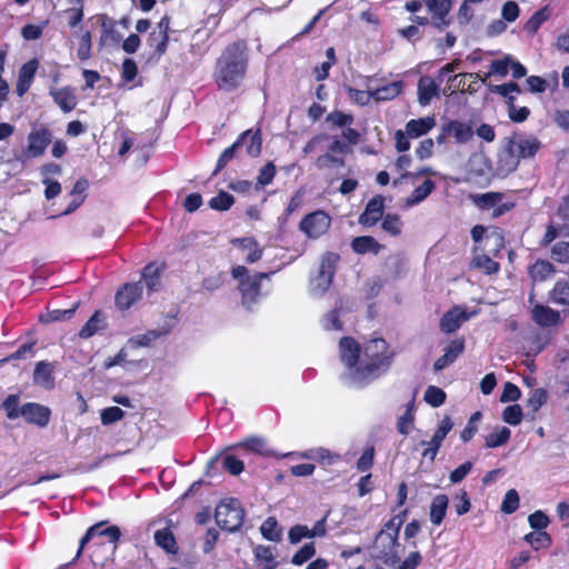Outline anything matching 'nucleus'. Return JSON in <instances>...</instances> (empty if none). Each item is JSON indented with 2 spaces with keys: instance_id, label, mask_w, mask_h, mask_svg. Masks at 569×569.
I'll return each instance as SVG.
<instances>
[{
  "instance_id": "nucleus-63",
  "label": "nucleus",
  "mask_w": 569,
  "mask_h": 569,
  "mask_svg": "<svg viewBox=\"0 0 569 569\" xmlns=\"http://www.w3.org/2000/svg\"><path fill=\"white\" fill-rule=\"evenodd\" d=\"M2 408L6 411L7 418L10 420L17 419L20 413L19 407V396L18 395H9L2 402Z\"/></svg>"
},
{
  "instance_id": "nucleus-33",
  "label": "nucleus",
  "mask_w": 569,
  "mask_h": 569,
  "mask_svg": "<svg viewBox=\"0 0 569 569\" xmlns=\"http://www.w3.org/2000/svg\"><path fill=\"white\" fill-rule=\"evenodd\" d=\"M436 126L433 117L411 119L406 124V133L410 138H419L428 133Z\"/></svg>"
},
{
  "instance_id": "nucleus-32",
  "label": "nucleus",
  "mask_w": 569,
  "mask_h": 569,
  "mask_svg": "<svg viewBox=\"0 0 569 569\" xmlns=\"http://www.w3.org/2000/svg\"><path fill=\"white\" fill-rule=\"evenodd\" d=\"M351 249L357 254H366L369 252L378 254L383 249V246L371 236H359L352 239Z\"/></svg>"
},
{
  "instance_id": "nucleus-36",
  "label": "nucleus",
  "mask_w": 569,
  "mask_h": 569,
  "mask_svg": "<svg viewBox=\"0 0 569 569\" xmlns=\"http://www.w3.org/2000/svg\"><path fill=\"white\" fill-rule=\"evenodd\" d=\"M156 545L169 555H177L179 547L170 528L159 529L154 532Z\"/></svg>"
},
{
  "instance_id": "nucleus-43",
  "label": "nucleus",
  "mask_w": 569,
  "mask_h": 569,
  "mask_svg": "<svg viewBox=\"0 0 569 569\" xmlns=\"http://www.w3.org/2000/svg\"><path fill=\"white\" fill-rule=\"evenodd\" d=\"M436 183L431 179H426L420 186L416 187L411 196L407 199L408 206H415L423 201L433 190Z\"/></svg>"
},
{
  "instance_id": "nucleus-7",
  "label": "nucleus",
  "mask_w": 569,
  "mask_h": 569,
  "mask_svg": "<svg viewBox=\"0 0 569 569\" xmlns=\"http://www.w3.org/2000/svg\"><path fill=\"white\" fill-rule=\"evenodd\" d=\"M331 227V217L323 210L306 214L299 223V230L309 239H318Z\"/></svg>"
},
{
  "instance_id": "nucleus-4",
  "label": "nucleus",
  "mask_w": 569,
  "mask_h": 569,
  "mask_svg": "<svg viewBox=\"0 0 569 569\" xmlns=\"http://www.w3.org/2000/svg\"><path fill=\"white\" fill-rule=\"evenodd\" d=\"M272 272H256L249 274L244 266H236L231 269V276L238 280V291L241 296V302L246 308H251L259 300L261 293V281L268 279Z\"/></svg>"
},
{
  "instance_id": "nucleus-62",
  "label": "nucleus",
  "mask_w": 569,
  "mask_h": 569,
  "mask_svg": "<svg viewBox=\"0 0 569 569\" xmlns=\"http://www.w3.org/2000/svg\"><path fill=\"white\" fill-rule=\"evenodd\" d=\"M126 412L117 406L108 407L101 410L100 419L103 426H109L121 420Z\"/></svg>"
},
{
  "instance_id": "nucleus-9",
  "label": "nucleus",
  "mask_w": 569,
  "mask_h": 569,
  "mask_svg": "<svg viewBox=\"0 0 569 569\" xmlns=\"http://www.w3.org/2000/svg\"><path fill=\"white\" fill-rule=\"evenodd\" d=\"M340 256L337 252L327 251L321 256L318 273L316 276L317 288L322 292L327 291L331 286Z\"/></svg>"
},
{
  "instance_id": "nucleus-57",
  "label": "nucleus",
  "mask_w": 569,
  "mask_h": 569,
  "mask_svg": "<svg viewBox=\"0 0 569 569\" xmlns=\"http://www.w3.org/2000/svg\"><path fill=\"white\" fill-rule=\"evenodd\" d=\"M452 502L457 516H463L471 509V501L466 489H460L452 497Z\"/></svg>"
},
{
  "instance_id": "nucleus-39",
  "label": "nucleus",
  "mask_w": 569,
  "mask_h": 569,
  "mask_svg": "<svg viewBox=\"0 0 569 569\" xmlns=\"http://www.w3.org/2000/svg\"><path fill=\"white\" fill-rule=\"evenodd\" d=\"M402 90L403 82L398 80L372 90V94L376 101H388L400 96Z\"/></svg>"
},
{
  "instance_id": "nucleus-64",
  "label": "nucleus",
  "mask_w": 569,
  "mask_h": 569,
  "mask_svg": "<svg viewBox=\"0 0 569 569\" xmlns=\"http://www.w3.org/2000/svg\"><path fill=\"white\" fill-rule=\"evenodd\" d=\"M551 258L560 263L569 262V242L559 241L551 248Z\"/></svg>"
},
{
  "instance_id": "nucleus-11",
  "label": "nucleus",
  "mask_w": 569,
  "mask_h": 569,
  "mask_svg": "<svg viewBox=\"0 0 569 569\" xmlns=\"http://www.w3.org/2000/svg\"><path fill=\"white\" fill-rule=\"evenodd\" d=\"M52 141V132L47 126L33 128L28 134L26 153L29 158H39Z\"/></svg>"
},
{
  "instance_id": "nucleus-46",
  "label": "nucleus",
  "mask_w": 569,
  "mask_h": 569,
  "mask_svg": "<svg viewBox=\"0 0 569 569\" xmlns=\"http://www.w3.org/2000/svg\"><path fill=\"white\" fill-rule=\"evenodd\" d=\"M403 223L397 213H387L381 220V229L392 237H398L402 232Z\"/></svg>"
},
{
  "instance_id": "nucleus-6",
  "label": "nucleus",
  "mask_w": 569,
  "mask_h": 569,
  "mask_svg": "<svg viewBox=\"0 0 569 569\" xmlns=\"http://www.w3.org/2000/svg\"><path fill=\"white\" fill-rule=\"evenodd\" d=\"M351 152V148L339 139L333 137L327 151L317 157L313 164L319 171H331L346 166V156Z\"/></svg>"
},
{
  "instance_id": "nucleus-34",
  "label": "nucleus",
  "mask_w": 569,
  "mask_h": 569,
  "mask_svg": "<svg viewBox=\"0 0 569 569\" xmlns=\"http://www.w3.org/2000/svg\"><path fill=\"white\" fill-rule=\"evenodd\" d=\"M449 498L440 493L432 498L430 503V521L435 526H440L446 518Z\"/></svg>"
},
{
  "instance_id": "nucleus-47",
  "label": "nucleus",
  "mask_w": 569,
  "mask_h": 569,
  "mask_svg": "<svg viewBox=\"0 0 569 569\" xmlns=\"http://www.w3.org/2000/svg\"><path fill=\"white\" fill-rule=\"evenodd\" d=\"M254 566H269L272 567V569L278 567V561L269 546H258L254 549Z\"/></svg>"
},
{
  "instance_id": "nucleus-61",
  "label": "nucleus",
  "mask_w": 569,
  "mask_h": 569,
  "mask_svg": "<svg viewBox=\"0 0 569 569\" xmlns=\"http://www.w3.org/2000/svg\"><path fill=\"white\" fill-rule=\"evenodd\" d=\"M316 555V547L313 542L303 545L293 556L291 562L296 566H301L309 561Z\"/></svg>"
},
{
  "instance_id": "nucleus-60",
  "label": "nucleus",
  "mask_w": 569,
  "mask_h": 569,
  "mask_svg": "<svg viewBox=\"0 0 569 569\" xmlns=\"http://www.w3.org/2000/svg\"><path fill=\"white\" fill-rule=\"evenodd\" d=\"M445 439L446 437L435 432L429 442L421 441V445H427V448L422 452V457L433 461Z\"/></svg>"
},
{
  "instance_id": "nucleus-29",
  "label": "nucleus",
  "mask_w": 569,
  "mask_h": 569,
  "mask_svg": "<svg viewBox=\"0 0 569 569\" xmlns=\"http://www.w3.org/2000/svg\"><path fill=\"white\" fill-rule=\"evenodd\" d=\"M442 130L443 133L452 136L458 143L468 142L473 134L470 124L458 120L449 121L446 126H443Z\"/></svg>"
},
{
  "instance_id": "nucleus-30",
  "label": "nucleus",
  "mask_w": 569,
  "mask_h": 569,
  "mask_svg": "<svg viewBox=\"0 0 569 569\" xmlns=\"http://www.w3.org/2000/svg\"><path fill=\"white\" fill-rule=\"evenodd\" d=\"M107 328L106 316L101 310H96L79 331L81 339H89Z\"/></svg>"
},
{
  "instance_id": "nucleus-26",
  "label": "nucleus",
  "mask_w": 569,
  "mask_h": 569,
  "mask_svg": "<svg viewBox=\"0 0 569 569\" xmlns=\"http://www.w3.org/2000/svg\"><path fill=\"white\" fill-rule=\"evenodd\" d=\"M164 267V263L159 266L157 262H150L142 269L141 277L149 292L159 290L161 286V272Z\"/></svg>"
},
{
  "instance_id": "nucleus-42",
  "label": "nucleus",
  "mask_w": 569,
  "mask_h": 569,
  "mask_svg": "<svg viewBox=\"0 0 569 569\" xmlns=\"http://www.w3.org/2000/svg\"><path fill=\"white\" fill-rule=\"evenodd\" d=\"M262 537L269 541L278 542L282 537V529L276 517H268L260 527Z\"/></svg>"
},
{
  "instance_id": "nucleus-12",
  "label": "nucleus",
  "mask_w": 569,
  "mask_h": 569,
  "mask_svg": "<svg viewBox=\"0 0 569 569\" xmlns=\"http://www.w3.org/2000/svg\"><path fill=\"white\" fill-rule=\"evenodd\" d=\"M21 417L27 423L46 428L51 419V409L38 402H26L20 407Z\"/></svg>"
},
{
  "instance_id": "nucleus-52",
  "label": "nucleus",
  "mask_w": 569,
  "mask_h": 569,
  "mask_svg": "<svg viewBox=\"0 0 569 569\" xmlns=\"http://www.w3.org/2000/svg\"><path fill=\"white\" fill-rule=\"evenodd\" d=\"M241 146V140H236L231 146L226 148L217 160L212 176H217L233 158L237 149Z\"/></svg>"
},
{
  "instance_id": "nucleus-3",
  "label": "nucleus",
  "mask_w": 569,
  "mask_h": 569,
  "mask_svg": "<svg viewBox=\"0 0 569 569\" xmlns=\"http://www.w3.org/2000/svg\"><path fill=\"white\" fill-rule=\"evenodd\" d=\"M540 148L541 142L535 136L509 139L505 154L499 157V163L508 172H512L518 168L520 159L533 158Z\"/></svg>"
},
{
  "instance_id": "nucleus-59",
  "label": "nucleus",
  "mask_w": 569,
  "mask_h": 569,
  "mask_svg": "<svg viewBox=\"0 0 569 569\" xmlns=\"http://www.w3.org/2000/svg\"><path fill=\"white\" fill-rule=\"evenodd\" d=\"M481 417H482L481 412L476 411L469 418L467 426L460 433V438L465 443L469 442L473 438V436L477 433L478 422L480 421Z\"/></svg>"
},
{
  "instance_id": "nucleus-44",
  "label": "nucleus",
  "mask_w": 569,
  "mask_h": 569,
  "mask_svg": "<svg viewBox=\"0 0 569 569\" xmlns=\"http://www.w3.org/2000/svg\"><path fill=\"white\" fill-rule=\"evenodd\" d=\"M535 550L547 549L552 545L551 536L547 531H532L523 537Z\"/></svg>"
},
{
  "instance_id": "nucleus-56",
  "label": "nucleus",
  "mask_w": 569,
  "mask_h": 569,
  "mask_svg": "<svg viewBox=\"0 0 569 569\" xmlns=\"http://www.w3.org/2000/svg\"><path fill=\"white\" fill-rule=\"evenodd\" d=\"M423 399L431 407L438 408L446 402L447 395L441 388L429 386L425 391Z\"/></svg>"
},
{
  "instance_id": "nucleus-50",
  "label": "nucleus",
  "mask_w": 569,
  "mask_h": 569,
  "mask_svg": "<svg viewBox=\"0 0 569 569\" xmlns=\"http://www.w3.org/2000/svg\"><path fill=\"white\" fill-rule=\"evenodd\" d=\"M277 173L276 166L272 161H268L260 170L257 177V182L254 186L256 190H260L266 186L270 184L274 179Z\"/></svg>"
},
{
  "instance_id": "nucleus-38",
  "label": "nucleus",
  "mask_w": 569,
  "mask_h": 569,
  "mask_svg": "<svg viewBox=\"0 0 569 569\" xmlns=\"http://www.w3.org/2000/svg\"><path fill=\"white\" fill-rule=\"evenodd\" d=\"M438 93V84L428 77H421L418 81V100L421 106L430 103Z\"/></svg>"
},
{
  "instance_id": "nucleus-31",
  "label": "nucleus",
  "mask_w": 569,
  "mask_h": 569,
  "mask_svg": "<svg viewBox=\"0 0 569 569\" xmlns=\"http://www.w3.org/2000/svg\"><path fill=\"white\" fill-rule=\"evenodd\" d=\"M452 86L460 90L462 93H475L480 88V79L477 73H460L453 76L451 79Z\"/></svg>"
},
{
  "instance_id": "nucleus-19",
  "label": "nucleus",
  "mask_w": 569,
  "mask_h": 569,
  "mask_svg": "<svg viewBox=\"0 0 569 569\" xmlns=\"http://www.w3.org/2000/svg\"><path fill=\"white\" fill-rule=\"evenodd\" d=\"M39 68L38 59L33 58L21 66L18 72L16 92L19 97H23L30 89L36 73Z\"/></svg>"
},
{
  "instance_id": "nucleus-53",
  "label": "nucleus",
  "mask_w": 569,
  "mask_h": 569,
  "mask_svg": "<svg viewBox=\"0 0 569 569\" xmlns=\"http://www.w3.org/2000/svg\"><path fill=\"white\" fill-rule=\"evenodd\" d=\"M234 448H241L246 451L263 455L266 450V442L261 437L251 436L234 445Z\"/></svg>"
},
{
  "instance_id": "nucleus-15",
  "label": "nucleus",
  "mask_w": 569,
  "mask_h": 569,
  "mask_svg": "<svg viewBox=\"0 0 569 569\" xmlns=\"http://www.w3.org/2000/svg\"><path fill=\"white\" fill-rule=\"evenodd\" d=\"M104 525H106V521H100V522L91 526L90 528H88L84 536L80 539L79 549L77 551L76 559H78L81 556L83 548L94 536L107 537L109 539V542H111L113 545H116L120 540V537H121L120 528L117 526H110L108 528L101 529V527Z\"/></svg>"
},
{
  "instance_id": "nucleus-35",
  "label": "nucleus",
  "mask_w": 569,
  "mask_h": 569,
  "mask_svg": "<svg viewBox=\"0 0 569 569\" xmlns=\"http://www.w3.org/2000/svg\"><path fill=\"white\" fill-rule=\"evenodd\" d=\"M305 459L316 460L320 466H331L341 461V456L339 453L332 452L326 448H316L311 449L308 452L301 455Z\"/></svg>"
},
{
  "instance_id": "nucleus-48",
  "label": "nucleus",
  "mask_w": 569,
  "mask_h": 569,
  "mask_svg": "<svg viewBox=\"0 0 569 569\" xmlns=\"http://www.w3.org/2000/svg\"><path fill=\"white\" fill-rule=\"evenodd\" d=\"M355 119L351 113H346L340 110H333L326 117V122L331 128H346L353 123Z\"/></svg>"
},
{
  "instance_id": "nucleus-25",
  "label": "nucleus",
  "mask_w": 569,
  "mask_h": 569,
  "mask_svg": "<svg viewBox=\"0 0 569 569\" xmlns=\"http://www.w3.org/2000/svg\"><path fill=\"white\" fill-rule=\"evenodd\" d=\"M33 383L47 390L54 388L53 366L48 361H40L33 371Z\"/></svg>"
},
{
  "instance_id": "nucleus-17",
  "label": "nucleus",
  "mask_w": 569,
  "mask_h": 569,
  "mask_svg": "<svg viewBox=\"0 0 569 569\" xmlns=\"http://www.w3.org/2000/svg\"><path fill=\"white\" fill-rule=\"evenodd\" d=\"M465 349L466 340L463 337H456L450 340L443 348V355L435 361L433 370L438 372L452 365L465 352Z\"/></svg>"
},
{
  "instance_id": "nucleus-58",
  "label": "nucleus",
  "mask_w": 569,
  "mask_h": 569,
  "mask_svg": "<svg viewBox=\"0 0 569 569\" xmlns=\"http://www.w3.org/2000/svg\"><path fill=\"white\" fill-rule=\"evenodd\" d=\"M510 64L511 58L509 56H506L502 59L492 60L489 66V72L486 73L485 79H482L481 81L483 82L487 78H489L492 74L506 77L509 72Z\"/></svg>"
},
{
  "instance_id": "nucleus-13",
  "label": "nucleus",
  "mask_w": 569,
  "mask_h": 569,
  "mask_svg": "<svg viewBox=\"0 0 569 569\" xmlns=\"http://www.w3.org/2000/svg\"><path fill=\"white\" fill-rule=\"evenodd\" d=\"M385 216V197L373 196L366 204L365 210L358 217V223L365 228H372Z\"/></svg>"
},
{
  "instance_id": "nucleus-45",
  "label": "nucleus",
  "mask_w": 569,
  "mask_h": 569,
  "mask_svg": "<svg viewBox=\"0 0 569 569\" xmlns=\"http://www.w3.org/2000/svg\"><path fill=\"white\" fill-rule=\"evenodd\" d=\"M510 436L511 432L507 427H498L486 436L485 446L487 448H497L503 446L509 441Z\"/></svg>"
},
{
  "instance_id": "nucleus-2",
  "label": "nucleus",
  "mask_w": 569,
  "mask_h": 569,
  "mask_svg": "<svg viewBox=\"0 0 569 569\" xmlns=\"http://www.w3.org/2000/svg\"><path fill=\"white\" fill-rule=\"evenodd\" d=\"M395 357V350L383 338L366 341L360 367L353 373V382L362 387L378 379L390 369Z\"/></svg>"
},
{
  "instance_id": "nucleus-8",
  "label": "nucleus",
  "mask_w": 569,
  "mask_h": 569,
  "mask_svg": "<svg viewBox=\"0 0 569 569\" xmlns=\"http://www.w3.org/2000/svg\"><path fill=\"white\" fill-rule=\"evenodd\" d=\"M339 347L340 360L349 370L350 378L353 381V373L360 367L363 347L352 337H342Z\"/></svg>"
},
{
  "instance_id": "nucleus-1",
  "label": "nucleus",
  "mask_w": 569,
  "mask_h": 569,
  "mask_svg": "<svg viewBox=\"0 0 569 569\" xmlns=\"http://www.w3.org/2000/svg\"><path fill=\"white\" fill-rule=\"evenodd\" d=\"M249 63L248 44L244 39L229 43L216 61L213 80L218 89L237 90L247 74Z\"/></svg>"
},
{
  "instance_id": "nucleus-16",
  "label": "nucleus",
  "mask_w": 569,
  "mask_h": 569,
  "mask_svg": "<svg viewBox=\"0 0 569 569\" xmlns=\"http://www.w3.org/2000/svg\"><path fill=\"white\" fill-rule=\"evenodd\" d=\"M142 297V286L140 282H127L122 284L114 296L116 307L120 311L130 309Z\"/></svg>"
},
{
  "instance_id": "nucleus-20",
  "label": "nucleus",
  "mask_w": 569,
  "mask_h": 569,
  "mask_svg": "<svg viewBox=\"0 0 569 569\" xmlns=\"http://www.w3.org/2000/svg\"><path fill=\"white\" fill-rule=\"evenodd\" d=\"M97 18L101 28L99 44L101 47L107 44H118L122 37L117 30V21L106 13L98 14Z\"/></svg>"
},
{
  "instance_id": "nucleus-54",
  "label": "nucleus",
  "mask_w": 569,
  "mask_h": 569,
  "mask_svg": "<svg viewBox=\"0 0 569 569\" xmlns=\"http://www.w3.org/2000/svg\"><path fill=\"white\" fill-rule=\"evenodd\" d=\"M234 203V198L230 193L221 190L217 196L212 197L209 201V206L211 209L217 211H226L229 210Z\"/></svg>"
},
{
  "instance_id": "nucleus-27",
  "label": "nucleus",
  "mask_w": 569,
  "mask_h": 569,
  "mask_svg": "<svg viewBox=\"0 0 569 569\" xmlns=\"http://www.w3.org/2000/svg\"><path fill=\"white\" fill-rule=\"evenodd\" d=\"M555 273V266L543 259H537L536 262L528 268V276L532 283L543 282Z\"/></svg>"
},
{
  "instance_id": "nucleus-28",
  "label": "nucleus",
  "mask_w": 569,
  "mask_h": 569,
  "mask_svg": "<svg viewBox=\"0 0 569 569\" xmlns=\"http://www.w3.org/2000/svg\"><path fill=\"white\" fill-rule=\"evenodd\" d=\"M50 94L53 101L66 113L72 111L77 106V97L71 87L52 89Z\"/></svg>"
},
{
  "instance_id": "nucleus-18",
  "label": "nucleus",
  "mask_w": 569,
  "mask_h": 569,
  "mask_svg": "<svg viewBox=\"0 0 569 569\" xmlns=\"http://www.w3.org/2000/svg\"><path fill=\"white\" fill-rule=\"evenodd\" d=\"M531 319L541 328L556 327L562 323L560 311L537 303L531 310Z\"/></svg>"
},
{
  "instance_id": "nucleus-49",
  "label": "nucleus",
  "mask_w": 569,
  "mask_h": 569,
  "mask_svg": "<svg viewBox=\"0 0 569 569\" xmlns=\"http://www.w3.org/2000/svg\"><path fill=\"white\" fill-rule=\"evenodd\" d=\"M547 400L548 393L543 388H537L531 391L526 406L530 409L532 417L540 410Z\"/></svg>"
},
{
  "instance_id": "nucleus-24",
  "label": "nucleus",
  "mask_w": 569,
  "mask_h": 569,
  "mask_svg": "<svg viewBox=\"0 0 569 569\" xmlns=\"http://www.w3.org/2000/svg\"><path fill=\"white\" fill-rule=\"evenodd\" d=\"M237 140H241V146L246 147V152L252 158H257L262 151L261 130L258 128L254 132L248 129L240 133Z\"/></svg>"
},
{
  "instance_id": "nucleus-37",
  "label": "nucleus",
  "mask_w": 569,
  "mask_h": 569,
  "mask_svg": "<svg viewBox=\"0 0 569 569\" xmlns=\"http://www.w3.org/2000/svg\"><path fill=\"white\" fill-rule=\"evenodd\" d=\"M169 41L170 38L168 34L152 30L147 38V44L152 49V58H161L168 49Z\"/></svg>"
},
{
  "instance_id": "nucleus-51",
  "label": "nucleus",
  "mask_w": 569,
  "mask_h": 569,
  "mask_svg": "<svg viewBox=\"0 0 569 569\" xmlns=\"http://www.w3.org/2000/svg\"><path fill=\"white\" fill-rule=\"evenodd\" d=\"M413 408L415 403L411 400L407 406L406 412L398 418L397 430L400 435L407 436L410 432L415 420Z\"/></svg>"
},
{
  "instance_id": "nucleus-55",
  "label": "nucleus",
  "mask_w": 569,
  "mask_h": 569,
  "mask_svg": "<svg viewBox=\"0 0 569 569\" xmlns=\"http://www.w3.org/2000/svg\"><path fill=\"white\" fill-rule=\"evenodd\" d=\"M548 18H549V12H548L547 7L539 9L526 22L525 30L530 34H535L539 30V28L542 26V23L546 20H548Z\"/></svg>"
},
{
  "instance_id": "nucleus-21",
  "label": "nucleus",
  "mask_w": 569,
  "mask_h": 569,
  "mask_svg": "<svg viewBox=\"0 0 569 569\" xmlns=\"http://www.w3.org/2000/svg\"><path fill=\"white\" fill-rule=\"evenodd\" d=\"M468 319L469 316L466 310L459 307H453L446 311L440 318L439 329L446 335L452 333L457 331Z\"/></svg>"
},
{
  "instance_id": "nucleus-41",
  "label": "nucleus",
  "mask_w": 569,
  "mask_h": 569,
  "mask_svg": "<svg viewBox=\"0 0 569 569\" xmlns=\"http://www.w3.org/2000/svg\"><path fill=\"white\" fill-rule=\"evenodd\" d=\"M505 198L502 192L489 191L481 194H476L472 197V201L476 207L480 210H489L492 209L496 204H499Z\"/></svg>"
},
{
  "instance_id": "nucleus-14",
  "label": "nucleus",
  "mask_w": 569,
  "mask_h": 569,
  "mask_svg": "<svg viewBox=\"0 0 569 569\" xmlns=\"http://www.w3.org/2000/svg\"><path fill=\"white\" fill-rule=\"evenodd\" d=\"M427 9L432 13L431 24L439 31L450 26L449 12L452 7L451 0H422Z\"/></svg>"
},
{
  "instance_id": "nucleus-10",
  "label": "nucleus",
  "mask_w": 569,
  "mask_h": 569,
  "mask_svg": "<svg viewBox=\"0 0 569 569\" xmlns=\"http://www.w3.org/2000/svg\"><path fill=\"white\" fill-rule=\"evenodd\" d=\"M243 510L240 507L220 505L216 509L214 519L217 525L226 531L234 532L241 528L243 523Z\"/></svg>"
},
{
  "instance_id": "nucleus-5",
  "label": "nucleus",
  "mask_w": 569,
  "mask_h": 569,
  "mask_svg": "<svg viewBox=\"0 0 569 569\" xmlns=\"http://www.w3.org/2000/svg\"><path fill=\"white\" fill-rule=\"evenodd\" d=\"M402 523L403 520L400 515L393 516L376 536L375 548L379 552V558L383 559L385 562L398 559V536Z\"/></svg>"
},
{
  "instance_id": "nucleus-23",
  "label": "nucleus",
  "mask_w": 569,
  "mask_h": 569,
  "mask_svg": "<svg viewBox=\"0 0 569 569\" xmlns=\"http://www.w3.org/2000/svg\"><path fill=\"white\" fill-rule=\"evenodd\" d=\"M548 301L561 306L565 315L569 313V280L560 279L556 281L548 292Z\"/></svg>"
},
{
  "instance_id": "nucleus-40",
  "label": "nucleus",
  "mask_w": 569,
  "mask_h": 569,
  "mask_svg": "<svg viewBox=\"0 0 569 569\" xmlns=\"http://www.w3.org/2000/svg\"><path fill=\"white\" fill-rule=\"evenodd\" d=\"M470 267L482 270L485 274L491 276L500 271L499 262L495 261L489 254L477 253L471 262Z\"/></svg>"
},
{
  "instance_id": "nucleus-22",
  "label": "nucleus",
  "mask_w": 569,
  "mask_h": 569,
  "mask_svg": "<svg viewBox=\"0 0 569 569\" xmlns=\"http://www.w3.org/2000/svg\"><path fill=\"white\" fill-rule=\"evenodd\" d=\"M231 244L242 251H249L246 262L251 264L262 258L263 249L259 247L258 241L253 237H242L231 239Z\"/></svg>"
}]
</instances>
